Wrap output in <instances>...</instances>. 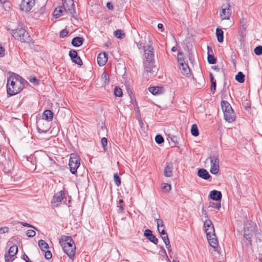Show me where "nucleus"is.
<instances>
[{"label":"nucleus","mask_w":262,"mask_h":262,"mask_svg":"<svg viewBox=\"0 0 262 262\" xmlns=\"http://www.w3.org/2000/svg\"><path fill=\"white\" fill-rule=\"evenodd\" d=\"M114 180L116 185L118 186L121 184V179L117 173L114 174Z\"/></svg>","instance_id":"obj_37"},{"label":"nucleus","mask_w":262,"mask_h":262,"mask_svg":"<svg viewBox=\"0 0 262 262\" xmlns=\"http://www.w3.org/2000/svg\"><path fill=\"white\" fill-rule=\"evenodd\" d=\"M5 55V49L3 47L0 45V57H3Z\"/></svg>","instance_id":"obj_55"},{"label":"nucleus","mask_w":262,"mask_h":262,"mask_svg":"<svg viewBox=\"0 0 262 262\" xmlns=\"http://www.w3.org/2000/svg\"><path fill=\"white\" fill-rule=\"evenodd\" d=\"M80 164V160L76 155L72 154L69 160V166L71 173L73 174L77 173V169Z\"/></svg>","instance_id":"obj_6"},{"label":"nucleus","mask_w":262,"mask_h":262,"mask_svg":"<svg viewBox=\"0 0 262 262\" xmlns=\"http://www.w3.org/2000/svg\"><path fill=\"white\" fill-rule=\"evenodd\" d=\"M202 215L205 216V218H208L207 211L204 209V207L202 209Z\"/></svg>","instance_id":"obj_56"},{"label":"nucleus","mask_w":262,"mask_h":262,"mask_svg":"<svg viewBox=\"0 0 262 262\" xmlns=\"http://www.w3.org/2000/svg\"><path fill=\"white\" fill-rule=\"evenodd\" d=\"M45 12V9L44 8L42 7L38 11H36L34 13V16L39 17L40 15L44 14Z\"/></svg>","instance_id":"obj_44"},{"label":"nucleus","mask_w":262,"mask_h":262,"mask_svg":"<svg viewBox=\"0 0 262 262\" xmlns=\"http://www.w3.org/2000/svg\"><path fill=\"white\" fill-rule=\"evenodd\" d=\"M159 232L161 236L162 235H164L165 234H167V233L166 232V231H165L164 228L160 230V231H159Z\"/></svg>","instance_id":"obj_59"},{"label":"nucleus","mask_w":262,"mask_h":262,"mask_svg":"<svg viewBox=\"0 0 262 262\" xmlns=\"http://www.w3.org/2000/svg\"><path fill=\"white\" fill-rule=\"evenodd\" d=\"M114 95L117 97H121L122 95V90L117 86L114 89Z\"/></svg>","instance_id":"obj_36"},{"label":"nucleus","mask_w":262,"mask_h":262,"mask_svg":"<svg viewBox=\"0 0 262 262\" xmlns=\"http://www.w3.org/2000/svg\"><path fill=\"white\" fill-rule=\"evenodd\" d=\"M221 105L225 120L229 123L233 122L235 120V114L230 103L226 100H222Z\"/></svg>","instance_id":"obj_4"},{"label":"nucleus","mask_w":262,"mask_h":262,"mask_svg":"<svg viewBox=\"0 0 262 262\" xmlns=\"http://www.w3.org/2000/svg\"><path fill=\"white\" fill-rule=\"evenodd\" d=\"M144 52L145 54V60L144 62H146V63L150 62L151 61H154V48L150 45H147L144 46Z\"/></svg>","instance_id":"obj_7"},{"label":"nucleus","mask_w":262,"mask_h":262,"mask_svg":"<svg viewBox=\"0 0 262 262\" xmlns=\"http://www.w3.org/2000/svg\"><path fill=\"white\" fill-rule=\"evenodd\" d=\"M147 239L155 245H157L158 243V238L153 234H152L151 236L149 237Z\"/></svg>","instance_id":"obj_42"},{"label":"nucleus","mask_w":262,"mask_h":262,"mask_svg":"<svg viewBox=\"0 0 262 262\" xmlns=\"http://www.w3.org/2000/svg\"><path fill=\"white\" fill-rule=\"evenodd\" d=\"M68 34V32L66 29H63L60 32V37L63 38Z\"/></svg>","instance_id":"obj_50"},{"label":"nucleus","mask_w":262,"mask_h":262,"mask_svg":"<svg viewBox=\"0 0 262 262\" xmlns=\"http://www.w3.org/2000/svg\"><path fill=\"white\" fill-rule=\"evenodd\" d=\"M23 26L22 24L19 25L16 29H8V30L15 39L21 42H29L31 40V37Z\"/></svg>","instance_id":"obj_3"},{"label":"nucleus","mask_w":262,"mask_h":262,"mask_svg":"<svg viewBox=\"0 0 262 262\" xmlns=\"http://www.w3.org/2000/svg\"><path fill=\"white\" fill-rule=\"evenodd\" d=\"M207 49H208V57H207L208 62L210 64H215L216 63V59L213 55H211L210 54V52H212V50L209 46L207 47Z\"/></svg>","instance_id":"obj_22"},{"label":"nucleus","mask_w":262,"mask_h":262,"mask_svg":"<svg viewBox=\"0 0 262 262\" xmlns=\"http://www.w3.org/2000/svg\"><path fill=\"white\" fill-rule=\"evenodd\" d=\"M173 169L172 163H167L164 170V176L166 177H171L172 176Z\"/></svg>","instance_id":"obj_16"},{"label":"nucleus","mask_w":262,"mask_h":262,"mask_svg":"<svg viewBox=\"0 0 262 262\" xmlns=\"http://www.w3.org/2000/svg\"><path fill=\"white\" fill-rule=\"evenodd\" d=\"M180 70L181 71V73L186 76H188L190 74V68L187 63H183L180 64Z\"/></svg>","instance_id":"obj_19"},{"label":"nucleus","mask_w":262,"mask_h":262,"mask_svg":"<svg viewBox=\"0 0 262 262\" xmlns=\"http://www.w3.org/2000/svg\"><path fill=\"white\" fill-rule=\"evenodd\" d=\"M21 224L24 227H28L34 228V227L33 226L27 223L21 222Z\"/></svg>","instance_id":"obj_58"},{"label":"nucleus","mask_w":262,"mask_h":262,"mask_svg":"<svg viewBox=\"0 0 262 262\" xmlns=\"http://www.w3.org/2000/svg\"><path fill=\"white\" fill-rule=\"evenodd\" d=\"M23 258L26 261V262H30L29 261V259L28 256L26 254H24L23 255Z\"/></svg>","instance_id":"obj_60"},{"label":"nucleus","mask_w":262,"mask_h":262,"mask_svg":"<svg viewBox=\"0 0 262 262\" xmlns=\"http://www.w3.org/2000/svg\"><path fill=\"white\" fill-rule=\"evenodd\" d=\"M42 117L46 121H50L53 119V114L50 110H46L44 111Z\"/></svg>","instance_id":"obj_24"},{"label":"nucleus","mask_w":262,"mask_h":262,"mask_svg":"<svg viewBox=\"0 0 262 262\" xmlns=\"http://www.w3.org/2000/svg\"><path fill=\"white\" fill-rule=\"evenodd\" d=\"M231 15V9L229 4H224L221 7L220 17L222 19H229Z\"/></svg>","instance_id":"obj_9"},{"label":"nucleus","mask_w":262,"mask_h":262,"mask_svg":"<svg viewBox=\"0 0 262 262\" xmlns=\"http://www.w3.org/2000/svg\"><path fill=\"white\" fill-rule=\"evenodd\" d=\"M45 257L47 259H50L52 257V253L50 251H47L45 254Z\"/></svg>","instance_id":"obj_51"},{"label":"nucleus","mask_w":262,"mask_h":262,"mask_svg":"<svg viewBox=\"0 0 262 262\" xmlns=\"http://www.w3.org/2000/svg\"><path fill=\"white\" fill-rule=\"evenodd\" d=\"M205 232L206 233V236L207 238L212 236H215V231L214 227H211L210 228H207L205 229Z\"/></svg>","instance_id":"obj_28"},{"label":"nucleus","mask_w":262,"mask_h":262,"mask_svg":"<svg viewBox=\"0 0 262 262\" xmlns=\"http://www.w3.org/2000/svg\"><path fill=\"white\" fill-rule=\"evenodd\" d=\"M207 239L210 246H211L213 248H215L217 247L218 245V241L215 236H212Z\"/></svg>","instance_id":"obj_25"},{"label":"nucleus","mask_w":262,"mask_h":262,"mask_svg":"<svg viewBox=\"0 0 262 262\" xmlns=\"http://www.w3.org/2000/svg\"><path fill=\"white\" fill-rule=\"evenodd\" d=\"M156 223L157 224V228H158V231H160V230L162 229L161 228L164 229L165 227H164V225L163 222L162 220H161L160 219H156Z\"/></svg>","instance_id":"obj_34"},{"label":"nucleus","mask_w":262,"mask_h":262,"mask_svg":"<svg viewBox=\"0 0 262 262\" xmlns=\"http://www.w3.org/2000/svg\"><path fill=\"white\" fill-rule=\"evenodd\" d=\"M144 71L147 75L152 77L155 76L157 72V68L154 66V61L146 63L144 62Z\"/></svg>","instance_id":"obj_10"},{"label":"nucleus","mask_w":262,"mask_h":262,"mask_svg":"<svg viewBox=\"0 0 262 262\" xmlns=\"http://www.w3.org/2000/svg\"><path fill=\"white\" fill-rule=\"evenodd\" d=\"M29 81L31 83L38 84L39 80L36 77H32L29 79Z\"/></svg>","instance_id":"obj_54"},{"label":"nucleus","mask_w":262,"mask_h":262,"mask_svg":"<svg viewBox=\"0 0 262 262\" xmlns=\"http://www.w3.org/2000/svg\"><path fill=\"white\" fill-rule=\"evenodd\" d=\"M35 5V0H22L20 5L21 10L29 11Z\"/></svg>","instance_id":"obj_11"},{"label":"nucleus","mask_w":262,"mask_h":262,"mask_svg":"<svg viewBox=\"0 0 262 262\" xmlns=\"http://www.w3.org/2000/svg\"><path fill=\"white\" fill-rule=\"evenodd\" d=\"M122 203H123V200H120L119 204L117 205V207L119 208V212H122L124 210L123 205L121 204Z\"/></svg>","instance_id":"obj_52"},{"label":"nucleus","mask_w":262,"mask_h":262,"mask_svg":"<svg viewBox=\"0 0 262 262\" xmlns=\"http://www.w3.org/2000/svg\"><path fill=\"white\" fill-rule=\"evenodd\" d=\"M38 246L42 251H45V249L49 248L48 244L43 240L40 239L38 241Z\"/></svg>","instance_id":"obj_29"},{"label":"nucleus","mask_w":262,"mask_h":262,"mask_svg":"<svg viewBox=\"0 0 262 262\" xmlns=\"http://www.w3.org/2000/svg\"><path fill=\"white\" fill-rule=\"evenodd\" d=\"M210 81H211V82H216L215 80L214 79L213 75L211 73L210 74Z\"/></svg>","instance_id":"obj_62"},{"label":"nucleus","mask_w":262,"mask_h":262,"mask_svg":"<svg viewBox=\"0 0 262 262\" xmlns=\"http://www.w3.org/2000/svg\"><path fill=\"white\" fill-rule=\"evenodd\" d=\"M26 234H27V235L28 237H34L36 233H35L34 230L30 229V230H28L27 231Z\"/></svg>","instance_id":"obj_47"},{"label":"nucleus","mask_w":262,"mask_h":262,"mask_svg":"<svg viewBox=\"0 0 262 262\" xmlns=\"http://www.w3.org/2000/svg\"><path fill=\"white\" fill-rule=\"evenodd\" d=\"M254 53L257 55H260L262 54V46H258L254 49Z\"/></svg>","instance_id":"obj_41"},{"label":"nucleus","mask_w":262,"mask_h":262,"mask_svg":"<svg viewBox=\"0 0 262 262\" xmlns=\"http://www.w3.org/2000/svg\"><path fill=\"white\" fill-rule=\"evenodd\" d=\"M207 159L210 160L211 167L210 171L212 174H216L219 171V158L218 156L213 155L209 157Z\"/></svg>","instance_id":"obj_5"},{"label":"nucleus","mask_w":262,"mask_h":262,"mask_svg":"<svg viewBox=\"0 0 262 262\" xmlns=\"http://www.w3.org/2000/svg\"><path fill=\"white\" fill-rule=\"evenodd\" d=\"M209 196L213 200H221L222 199V193L219 191L213 190L210 192Z\"/></svg>","instance_id":"obj_20"},{"label":"nucleus","mask_w":262,"mask_h":262,"mask_svg":"<svg viewBox=\"0 0 262 262\" xmlns=\"http://www.w3.org/2000/svg\"><path fill=\"white\" fill-rule=\"evenodd\" d=\"M115 35L117 38L122 39L125 36V33L120 29L117 30L115 31Z\"/></svg>","instance_id":"obj_33"},{"label":"nucleus","mask_w":262,"mask_h":262,"mask_svg":"<svg viewBox=\"0 0 262 262\" xmlns=\"http://www.w3.org/2000/svg\"><path fill=\"white\" fill-rule=\"evenodd\" d=\"M106 7H107V8H108L109 9H111V10H112L113 9V5L109 2L106 4Z\"/></svg>","instance_id":"obj_61"},{"label":"nucleus","mask_w":262,"mask_h":262,"mask_svg":"<svg viewBox=\"0 0 262 262\" xmlns=\"http://www.w3.org/2000/svg\"><path fill=\"white\" fill-rule=\"evenodd\" d=\"M152 234L151 230L149 229H146L144 231V235L145 236H146L147 238L151 236V235Z\"/></svg>","instance_id":"obj_49"},{"label":"nucleus","mask_w":262,"mask_h":262,"mask_svg":"<svg viewBox=\"0 0 262 262\" xmlns=\"http://www.w3.org/2000/svg\"><path fill=\"white\" fill-rule=\"evenodd\" d=\"M84 39L81 37H75L72 40V45L74 47L80 46L83 42Z\"/></svg>","instance_id":"obj_23"},{"label":"nucleus","mask_w":262,"mask_h":262,"mask_svg":"<svg viewBox=\"0 0 262 262\" xmlns=\"http://www.w3.org/2000/svg\"><path fill=\"white\" fill-rule=\"evenodd\" d=\"M216 90V82H211V91L212 92H214Z\"/></svg>","instance_id":"obj_57"},{"label":"nucleus","mask_w":262,"mask_h":262,"mask_svg":"<svg viewBox=\"0 0 262 262\" xmlns=\"http://www.w3.org/2000/svg\"><path fill=\"white\" fill-rule=\"evenodd\" d=\"M209 207H211L219 210L221 207V204L220 203H210Z\"/></svg>","instance_id":"obj_46"},{"label":"nucleus","mask_w":262,"mask_h":262,"mask_svg":"<svg viewBox=\"0 0 262 262\" xmlns=\"http://www.w3.org/2000/svg\"><path fill=\"white\" fill-rule=\"evenodd\" d=\"M255 229V225H253L250 227V230L249 229V227L247 225L244 228V236L247 239H250L253 233L254 232Z\"/></svg>","instance_id":"obj_15"},{"label":"nucleus","mask_w":262,"mask_h":262,"mask_svg":"<svg viewBox=\"0 0 262 262\" xmlns=\"http://www.w3.org/2000/svg\"><path fill=\"white\" fill-rule=\"evenodd\" d=\"M27 82L21 77L15 73H12L7 78V94L12 96L20 93Z\"/></svg>","instance_id":"obj_1"},{"label":"nucleus","mask_w":262,"mask_h":262,"mask_svg":"<svg viewBox=\"0 0 262 262\" xmlns=\"http://www.w3.org/2000/svg\"><path fill=\"white\" fill-rule=\"evenodd\" d=\"M161 237L163 242H164V243L165 244L166 246H168L170 244V242L167 234L164 235H162Z\"/></svg>","instance_id":"obj_43"},{"label":"nucleus","mask_w":262,"mask_h":262,"mask_svg":"<svg viewBox=\"0 0 262 262\" xmlns=\"http://www.w3.org/2000/svg\"><path fill=\"white\" fill-rule=\"evenodd\" d=\"M178 61L180 64L185 62L183 53L181 52H179L178 54Z\"/></svg>","instance_id":"obj_35"},{"label":"nucleus","mask_w":262,"mask_h":262,"mask_svg":"<svg viewBox=\"0 0 262 262\" xmlns=\"http://www.w3.org/2000/svg\"><path fill=\"white\" fill-rule=\"evenodd\" d=\"M101 78L104 81L105 83H108L110 81L109 75L104 72L101 75Z\"/></svg>","instance_id":"obj_38"},{"label":"nucleus","mask_w":262,"mask_h":262,"mask_svg":"<svg viewBox=\"0 0 262 262\" xmlns=\"http://www.w3.org/2000/svg\"><path fill=\"white\" fill-rule=\"evenodd\" d=\"M235 80L240 83H243L245 81V75L242 72H239L235 76Z\"/></svg>","instance_id":"obj_31"},{"label":"nucleus","mask_w":262,"mask_h":262,"mask_svg":"<svg viewBox=\"0 0 262 262\" xmlns=\"http://www.w3.org/2000/svg\"><path fill=\"white\" fill-rule=\"evenodd\" d=\"M198 175L199 177L204 180H208L209 178H211V176L209 174L207 170L203 168L200 169L198 170Z\"/></svg>","instance_id":"obj_21"},{"label":"nucleus","mask_w":262,"mask_h":262,"mask_svg":"<svg viewBox=\"0 0 262 262\" xmlns=\"http://www.w3.org/2000/svg\"><path fill=\"white\" fill-rule=\"evenodd\" d=\"M171 140H172L173 142H177V138L176 136H174V137H173L171 138Z\"/></svg>","instance_id":"obj_64"},{"label":"nucleus","mask_w":262,"mask_h":262,"mask_svg":"<svg viewBox=\"0 0 262 262\" xmlns=\"http://www.w3.org/2000/svg\"><path fill=\"white\" fill-rule=\"evenodd\" d=\"M158 29H163V25L162 24L159 23V24H158Z\"/></svg>","instance_id":"obj_63"},{"label":"nucleus","mask_w":262,"mask_h":262,"mask_svg":"<svg viewBox=\"0 0 262 262\" xmlns=\"http://www.w3.org/2000/svg\"><path fill=\"white\" fill-rule=\"evenodd\" d=\"M101 143L104 150H105L107 144V140L105 137H103L101 139Z\"/></svg>","instance_id":"obj_45"},{"label":"nucleus","mask_w":262,"mask_h":262,"mask_svg":"<svg viewBox=\"0 0 262 262\" xmlns=\"http://www.w3.org/2000/svg\"><path fill=\"white\" fill-rule=\"evenodd\" d=\"M216 35L217 37V41L219 42L223 41L224 39V33L222 29L217 28L216 30Z\"/></svg>","instance_id":"obj_26"},{"label":"nucleus","mask_w":262,"mask_h":262,"mask_svg":"<svg viewBox=\"0 0 262 262\" xmlns=\"http://www.w3.org/2000/svg\"><path fill=\"white\" fill-rule=\"evenodd\" d=\"M155 141L157 143L160 144L164 142V138L160 135H157L155 137Z\"/></svg>","instance_id":"obj_39"},{"label":"nucleus","mask_w":262,"mask_h":262,"mask_svg":"<svg viewBox=\"0 0 262 262\" xmlns=\"http://www.w3.org/2000/svg\"><path fill=\"white\" fill-rule=\"evenodd\" d=\"M63 8V6L56 8L54 12V15L56 18H58L60 16L63 15V10L62 8Z\"/></svg>","instance_id":"obj_32"},{"label":"nucleus","mask_w":262,"mask_h":262,"mask_svg":"<svg viewBox=\"0 0 262 262\" xmlns=\"http://www.w3.org/2000/svg\"><path fill=\"white\" fill-rule=\"evenodd\" d=\"M149 91L154 95H159L164 93L165 90L161 86L149 87Z\"/></svg>","instance_id":"obj_18"},{"label":"nucleus","mask_w":262,"mask_h":262,"mask_svg":"<svg viewBox=\"0 0 262 262\" xmlns=\"http://www.w3.org/2000/svg\"><path fill=\"white\" fill-rule=\"evenodd\" d=\"M69 56L73 62H74L79 66H81L82 64V61L81 58L78 56L77 53L75 50H70L69 52Z\"/></svg>","instance_id":"obj_13"},{"label":"nucleus","mask_w":262,"mask_h":262,"mask_svg":"<svg viewBox=\"0 0 262 262\" xmlns=\"http://www.w3.org/2000/svg\"><path fill=\"white\" fill-rule=\"evenodd\" d=\"M9 228L7 227H2L0 228V234H4L8 232Z\"/></svg>","instance_id":"obj_53"},{"label":"nucleus","mask_w":262,"mask_h":262,"mask_svg":"<svg viewBox=\"0 0 262 262\" xmlns=\"http://www.w3.org/2000/svg\"><path fill=\"white\" fill-rule=\"evenodd\" d=\"M107 61V56L105 53H100L97 57V62L100 66H103Z\"/></svg>","instance_id":"obj_17"},{"label":"nucleus","mask_w":262,"mask_h":262,"mask_svg":"<svg viewBox=\"0 0 262 262\" xmlns=\"http://www.w3.org/2000/svg\"><path fill=\"white\" fill-rule=\"evenodd\" d=\"M59 243L64 252L70 259H73L75 256L76 246L70 236H63L59 239Z\"/></svg>","instance_id":"obj_2"},{"label":"nucleus","mask_w":262,"mask_h":262,"mask_svg":"<svg viewBox=\"0 0 262 262\" xmlns=\"http://www.w3.org/2000/svg\"><path fill=\"white\" fill-rule=\"evenodd\" d=\"M191 135L194 137L199 136V133L196 124H193L192 125L191 127Z\"/></svg>","instance_id":"obj_30"},{"label":"nucleus","mask_w":262,"mask_h":262,"mask_svg":"<svg viewBox=\"0 0 262 262\" xmlns=\"http://www.w3.org/2000/svg\"><path fill=\"white\" fill-rule=\"evenodd\" d=\"M62 6L66 11H69L72 14L75 12L73 0H62Z\"/></svg>","instance_id":"obj_12"},{"label":"nucleus","mask_w":262,"mask_h":262,"mask_svg":"<svg viewBox=\"0 0 262 262\" xmlns=\"http://www.w3.org/2000/svg\"><path fill=\"white\" fill-rule=\"evenodd\" d=\"M204 226L205 229L207 228H210L211 227H213V225L210 220H206L204 223Z\"/></svg>","instance_id":"obj_40"},{"label":"nucleus","mask_w":262,"mask_h":262,"mask_svg":"<svg viewBox=\"0 0 262 262\" xmlns=\"http://www.w3.org/2000/svg\"><path fill=\"white\" fill-rule=\"evenodd\" d=\"M64 196L65 192L64 190H61L59 192L55 193L51 201L52 205L54 207H58L59 206L61 201L64 199L66 200V198Z\"/></svg>","instance_id":"obj_8"},{"label":"nucleus","mask_w":262,"mask_h":262,"mask_svg":"<svg viewBox=\"0 0 262 262\" xmlns=\"http://www.w3.org/2000/svg\"><path fill=\"white\" fill-rule=\"evenodd\" d=\"M18 251V248L16 245L10 247L8 253L5 255V259L6 261L10 260V258L14 256Z\"/></svg>","instance_id":"obj_14"},{"label":"nucleus","mask_w":262,"mask_h":262,"mask_svg":"<svg viewBox=\"0 0 262 262\" xmlns=\"http://www.w3.org/2000/svg\"><path fill=\"white\" fill-rule=\"evenodd\" d=\"M162 189L165 192H169L171 189V186L170 184H165L162 187Z\"/></svg>","instance_id":"obj_48"},{"label":"nucleus","mask_w":262,"mask_h":262,"mask_svg":"<svg viewBox=\"0 0 262 262\" xmlns=\"http://www.w3.org/2000/svg\"><path fill=\"white\" fill-rule=\"evenodd\" d=\"M43 120L38 121L37 129L40 133H46L48 131V127H41V124L44 125Z\"/></svg>","instance_id":"obj_27"}]
</instances>
